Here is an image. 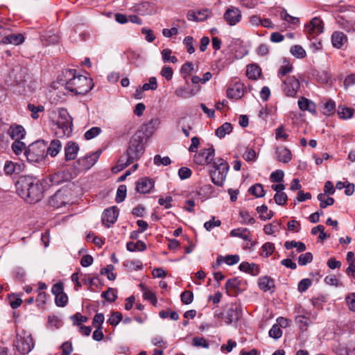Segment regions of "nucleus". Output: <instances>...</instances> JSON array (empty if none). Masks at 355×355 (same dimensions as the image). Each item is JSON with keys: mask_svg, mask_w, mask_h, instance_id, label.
<instances>
[{"mask_svg": "<svg viewBox=\"0 0 355 355\" xmlns=\"http://www.w3.org/2000/svg\"><path fill=\"white\" fill-rule=\"evenodd\" d=\"M60 175L53 174L42 180L33 176H21L16 183L17 192L27 202L33 204L43 198L45 190L60 183Z\"/></svg>", "mask_w": 355, "mask_h": 355, "instance_id": "obj_1", "label": "nucleus"}, {"mask_svg": "<svg viewBox=\"0 0 355 355\" xmlns=\"http://www.w3.org/2000/svg\"><path fill=\"white\" fill-rule=\"evenodd\" d=\"M215 150L213 146L201 150L194 156V162L199 165L212 164L213 169L209 171L211 182L218 187H222L225 181L230 166L223 158L214 159Z\"/></svg>", "mask_w": 355, "mask_h": 355, "instance_id": "obj_2", "label": "nucleus"}, {"mask_svg": "<svg viewBox=\"0 0 355 355\" xmlns=\"http://www.w3.org/2000/svg\"><path fill=\"white\" fill-rule=\"evenodd\" d=\"M72 78L66 83V89L76 94L85 95L93 87L92 80L86 76L79 75L76 76L75 69H69L67 71Z\"/></svg>", "mask_w": 355, "mask_h": 355, "instance_id": "obj_3", "label": "nucleus"}, {"mask_svg": "<svg viewBox=\"0 0 355 355\" xmlns=\"http://www.w3.org/2000/svg\"><path fill=\"white\" fill-rule=\"evenodd\" d=\"M56 128L55 135L59 137H69L72 132V118L65 109L58 110V118L53 121Z\"/></svg>", "mask_w": 355, "mask_h": 355, "instance_id": "obj_4", "label": "nucleus"}, {"mask_svg": "<svg viewBox=\"0 0 355 355\" xmlns=\"http://www.w3.org/2000/svg\"><path fill=\"white\" fill-rule=\"evenodd\" d=\"M144 137L142 132L138 131L130 138L128 148L125 151L126 156L130 161H137L144 153Z\"/></svg>", "mask_w": 355, "mask_h": 355, "instance_id": "obj_5", "label": "nucleus"}, {"mask_svg": "<svg viewBox=\"0 0 355 355\" xmlns=\"http://www.w3.org/2000/svg\"><path fill=\"white\" fill-rule=\"evenodd\" d=\"M46 142L44 140H37L28 146L24 154L29 162L38 163L46 157Z\"/></svg>", "mask_w": 355, "mask_h": 355, "instance_id": "obj_6", "label": "nucleus"}, {"mask_svg": "<svg viewBox=\"0 0 355 355\" xmlns=\"http://www.w3.org/2000/svg\"><path fill=\"white\" fill-rule=\"evenodd\" d=\"M15 346L19 352L27 354L34 347L33 338L31 335L22 336L17 334Z\"/></svg>", "mask_w": 355, "mask_h": 355, "instance_id": "obj_7", "label": "nucleus"}, {"mask_svg": "<svg viewBox=\"0 0 355 355\" xmlns=\"http://www.w3.org/2000/svg\"><path fill=\"white\" fill-rule=\"evenodd\" d=\"M300 81L295 76H288L282 80V89L287 96L294 97L300 88Z\"/></svg>", "mask_w": 355, "mask_h": 355, "instance_id": "obj_8", "label": "nucleus"}, {"mask_svg": "<svg viewBox=\"0 0 355 355\" xmlns=\"http://www.w3.org/2000/svg\"><path fill=\"white\" fill-rule=\"evenodd\" d=\"M100 155L101 151H96L89 155L80 157L76 162L78 169L80 171L89 169L97 162Z\"/></svg>", "mask_w": 355, "mask_h": 355, "instance_id": "obj_9", "label": "nucleus"}, {"mask_svg": "<svg viewBox=\"0 0 355 355\" xmlns=\"http://www.w3.org/2000/svg\"><path fill=\"white\" fill-rule=\"evenodd\" d=\"M118 216L119 210L116 207L105 209L102 214V223L105 227H110L116 221Z\"/></svg>", "mask_w": 355, "mask_h": 355, "instance_id": "obj_10", "label": "nucleus"}, {"mask_svg": "<svg viewBox=\"0 0 355 355\" xmlns=\"http://www.w3.org/2000/svg\"><path fill=\"white\" fill-rule=\"evenodd\" d=\"M242 316V306L240 304L232 305L227 312L226 324L237 323Z\"/></svg>", "mask_w": 355, "mask_h": 355, "instance_id": "obj_11", "label": "nucleus"}, {"mask_svg": "<svg viewBox=\"0 0 355 355\" xmlns=\"http://www.w3.org/2000/svg\"><path fill=\"white\" fill-rule=\"evenodd\" d=\"M224 19L229 25L234 26L241 21V12L237 8H229L225 12Z\"/></svg>", "mask_w": 355, "mask_h": 355, "instance_id": "obj_12", "label": "nucleus"}, {"mask_svg": "<svg viewBox=\"0 0 355 355\" xmlns=\"http://www.w3.org/2000/svg\"><path fill=\"white\" fill-rule=\"evenodd\" d=\"M323 22L318 17L313 18L305 26V31L309 35H319L323 32Z\"/></svg>", "mask_w": 355, "mask_h": 355, "instance_id": "obj_13", "label": "nucleus"}, {"mask_svg": "<svg viewBox=\"0 0 355 355\" xmlns=\"http://www.w3.org/2000/svg\"><path fill=\"white\" fill-rule=\"evenodd\" d=\"M8 30L6 31V34L1 38L0 44H14L19 45L24 42V36L21 33H8Z\"/></svg>", "mask_w": 355, "mask_h": 355, "instance_id": "obj_14", "label": "nucleus"}, {"mask_svg": "<svg viewBox=\"0 0 355 355\" xmlns=\"http://www.w3.org/2000/svg\"><path fill=\"white\" fill-rule=\"evenodd\" d=\"M154 187V182L148 178H142L136 182V190L140 193H149Z\"/></svg>", "mask_w": 355, "mask_h": 355, "instance_id": "obj_15", "label": "nucleus"}, {"mask_svg": "<svg viewBox=\"0 0 355 355\" xmlns=\"http://www.w3.org/2000/svg\"><path fill=\"white\" fill-rule=\"evenodd\" d=\"M79 150L78 144L74 141H69L64 148L65 159L67 161L75 159Z\"/></svg>", "mask_w": 355, "mask_h": 355, "instance_id": "obj_16", "label": "nucleus"}, {"mask_svg": "<svg viewBox=\"0 0 355 355\" xmlns=\"http://www.w3.org/2000/svg\"><path fill=\"white\" fill-rule=\"evenodd\" d=\"M243 85L241 83H236L227 90V96L229 98L239 99L243 96Z\"/></svg>", "mask_w": 355, "mask_h": 355, "instance_id": "obj_17", "label": "nucleus"}, {"mask_svg": "<svg viewBox=\"0 0 355 355\" xmlns=\"http://www.w3.org/2000/svg\"><path fill=\"white\" fill-rule=\"evenodd\" d=\"M275 154L276 158L279 162L283 163H288L291 160V152L286 147H277Z\"/></svg>", "mask_w": 355, "mask_h": 355, "instance_id": "obj_18", "label": "nucleus"}, {"mask_svg": "<svg viewBox=\"0 0 355 355\" xmlns=\"http://www.w3.org/2000/svg\"><path fill=\"white\" fill-rule=\"evenodd\" d=\"M347 42L346 35L340 31H335L331 35V42L334 47L340 49Z\"/></svg>", "mask_w": 355, "mask_h": 355, "instance_id": "obj_19", "label": "nucleus"}, {"mask_svg": "<svg viewBox=\"0 0 355 355\" xmlns=\"http://www.w3.org/2000/svg\"><path fill=\"white\" fill-rule=\"evenodd\" d=\"M239 270L244 272H248L252 276H257L260 272L259 267L256 263H249L243 261L239 265Z\"/></svg>", "mask_w": 355, "mask_h": 355, "instance_id": "obj_20", "label": "nucleus"}, {"mask_svg": "<svg viewBox=\"0 0 355 355\" xmlns=\"http://www.w3.org/2000/svg\"><path fill=\"white\" fill-rule=\"evenodd\" d=\"M259 287L264 292H267L274 288L275 281L272 278L268 276L261 277L258 281Z\"/></svg>", "mask_w": 355, "mask_h": 355, "instance_id": "obj_21", "label": "nucleus"}, {"mask_svg": "<svg viewBox=\"0 0 355 355\" xmlns=\"http://www.w3.org/2000/svg\"><path fill=\"white\" fill-rule=\"evenodd\" d=\"M9 134L12 139L21 140L24 138L26 131L22 125H12L10 128Z\"/></svg>", "mask_w": 355, "mask_h": 355, "instance_id": "obj_22", "label": "nucleus"}, {"mask_svg": "<svg viewBox=\"0 0 355 355\" xmlns=\"http://www.w3.org/2000/svg\"><path fill=\"white\" fill-rule=\"evenodd\" d=\"M132 162H134V161H130V158L126 156V154H125L119 158L117 164L112 167V171L116 173L124 169Z\"/></svg>", "mask_w": 355, "mask_h": 355, "instance_id": "obj_23", "label": "nucleus"}, {"mask_svg": "<svg viewBox=\"0 0 355 355\" xmlns=\"http://www.w3.org/2000/svg\"><path fill=\"white\" fill-rule=\"evenodd\" d=\"M62 144L58 139H53L51 141L50 145L46 149V155H50L51 157L56 156L60 151Z\"/></svg>", "mask_w": 355, "mask_h": 355, "instance_id": "obj_24", "label": "nucleus"}, {"mask_svg": "<svg viewBox=\"0 0 355 355\" xmlns=\"http://www.w3.org/2000/svg\"><path fill=\"white\" fill-rule=\"evenodd\" d=\"M298 106L299 108L302 111H309L310 112H315V104L307 99L305 97H302L298 101Z\"/></svg>", "mask_w": 355, "mask_h": 355, "instance_id": "obj_25", "label": "nucleus"}, {"mask_svg": "<svg viewBox=\"0 0 355 355\" xmlns=\"http://www.w3.org/2000/svg\"><path fill=\"white\" fill-rule=\"evenodd\" d=\"M136 10L141 15H152L153 13V5L148 1H144L137 5Z\"/></svg>", "mask_w": 355, "mask_h": 355, "instance_id": "obj_26", "label": "nucleus"}, {"mask_svg": "<svg viewBox=\"0 0 355 355\" xmlns=\"http://www.w3.org/2000/svg\"><path fill=\"white\" fill-rule=\"evenodd\" d=\"M159 121L158 119H152L147 124L144 125V130L142 132L143 135L149 137L155 130Z\"/></svg>", "mask_w": 355, "mask_h": 355, "instance_id": "obj_27", "label": "nucleus"}, {"mask_svg": "<svg viewBox=\"0 0 355 355\" xmlns=\"http://www.w3.org/2000/svg\"><path fill=\"white\" fill-rule=\"evenodd\" d=\"M261 69L256 64H249L247 67L246 75L250 79L256 80L261 75Z\"/></svg>", "mask_w": 355, "mask_h": 355, "instance_id": "obj_28", "label": "nucleus"}, {"mask_svg": "<svg viewBox=\"0 0 355 355\" xmlns=\"http://www.w3.org/2000/svg\"><path fill=\"white\" fill-rule=\"evenodd\" d=\"M232 131V125L230 123L225 122L216 130V135L219 138H223L226 135Z\"/></svg>", "mask_w": 355, "mask_h": 355, "instance_id": "obj_29", "label": "nucleus"}, {"mask_svg": "<svg viewBox=\"0 0 355 355\" xmlns=\"http://www.w3.org/2000/svg\"><path fill=\"white\" fill-rule=\"evenodd\" d=\"M126 248L130 252H135L136 250L142 252L146 249V245L142 241H137L136 243L130 241L127 243Z\"/></svg>", "mask_w": 355, "mask_h": 355, "instance_id": "obj_30", "label": "nucleus"}, {"mask_svg": "<svg viewBox=\"0 0 355 355\" xmlns=\"http://www.w3.org/2000/svg\"><path fill=\"white\" fill-rule=\"evenodd\" d=\"M246 232H249L247 228H237L232 230L230 232V235L233 237H240L245 241H250V236Z\"/></svg>", "mask_w": 355, "mask_h": 355, "instance_id": "obj_31", "label": "nucleus"}, {"mask_svg": "<svg viewBox=\"0 0 355 355\" xmlns=\"http://www.w3.org/2000/svg\"><path fill=\"white\" fill-rule=\"evenodd\" d=\"M354 112V110L352 108L338 106V114L341 119H350L352 117Z\"/></svg>", "mask_w": 355, "mask_h": 355, "instance_id": "obj_32", "label": "nucleus"}, {"mask_svg": "<svg viewBox=\"0 0 355 355\" xmlns=\"http://www.w3.org/2000/svg\"><path fill=\"white\" fill-rule=\"evenodd\" d=\"M27 109L31 112V117L34 119L39 118V113H42L44 111V107L43 105L35 106L33 104L28 103Z\"/></svg>", "mask_w": 355, "mask_h": 355, "instance_id": "obj_33", "label": "nucleus"}, {"mask_svg": "<svg viewBox=\"0 0 355 355\" xmlns=\"http://www.w3.org/2000/svg\"><path fill=\"white\" fill-rule=\"evenodd\" d=\"M249 192L256 198H261L265 195V191L261 184H255L250 187Z\"/></svg>", "mask_w": 355, "mask_h": 355, "instance_id": "obj_34", "label": "nucleus"}, {"mask_svg": "<svg viewBox=\"0 0 355 355\" xmlns=\"http://www.w3.org/2000/svg\"><path fill=\"white\" fill-rule=\"evenodd\" d=\"M275 248V244L270 242H267L264 243L261 247V255L264 257H268L270 256L274 252Z\"/></svg>", "mask_w": 355, "mask_h": 355, "instance_id": "obj_35", "label": "nucleus"}, {"mask_svg": "<svg viewBox=\"0 0 355 355\" xmlns=\"http://www.w3.org/2000/svg\"><path fill=\"white\" fill-rule=\"evenodd\" d=\"M172 51L169 49H164L162 51V56L164 62H172L175 63L178 62V59L175 56L171 55Z\"/></svg>", "mask_w": 355, "mask_h": 355, "instance_id": "obj_36", "label": "nucleus"}, {"mask_svg": "<svg viewBox=\"0 0 355 355\" xmlns=\"http://www.w3.org/2000/svg\"><path fill=\"white\" fill-rule=\"evenodd\" d=\"M62 193L60 191H58L51 198L50 204L56 207L64 205L65 202L62 200Z\"/></svg>", "mask_w": 355, "mask_h": 355, "instance_id": "obj_37", "label": "nucleus"}, {"mask_svg": "<svg viewBox=\"0 0 355 355\" xmlns=\"http://www.w3.org/2000/svg\"><path fill=\"white\" fill-rule=\"evenodd\" d=\"M291 53L297 58H303L306 56V51L300 45H295L291 49Z\"/></svg>", "mask_w": 355, "mask_h": 355, "instance_id": "obj_38", "label": "nucleus"}, {"mask_svg": "<svg viewBox=\"0 0 355 355\" xmlns=\"http://www.w3.org/2000/svg\"><path fill=\"white\" fill-rule=\"evenodd\" d=\"M101 296L110 302H114L117 298L116 291L112 288H109L107 291L103 292Z\"/></svg>", "mask_w": 355, "mask_h": 355, "instance_id": "obj_39", "label": "nucleus"}, {"mask_svg": "<svg viewBox=\"0 0 355 355\" xmlns=\"http://www.w3.org/2000/svg\"><path fill=\"white\" fill-rule=\"evenodd\" d=\"M126 191L127 189L125 185L121 184L119 186L115 199L117 203H120L125 200L126 196Z\"/></svg>", "mask_w": 355, "mask_h": 355, "instance_id": "obj_40", "label": "nucleus"}, {"mask_svg": "<svg viewBox=\"0 0 355 355\" xmlns=\"http://www.w3.org/2000/svg\"><path fill=\"white\" fill-rule=\"evenodd\" d=\"M275 138L276 139H283L286 141L288 138V134L287 133L286 129L284 125H280L275 130Z\"/></svg>", "mask_w": 355, "mask_h": 355, "instance_id": "obj_41", "label": "nucleus"}, {"mask_svg": "<svg viewBox=\"0 0 355 355\" xmlns=\"http://www.w3.org/2000/svg\"><path fill=\"white\" fill-rule=\"evenodd\" d=\"M102 132L101 128L99 127H93L85 132L84 135V137L87 140H90L98 135Z\"/></svg>", "mask_w": 355, "mask_h": 355, "instance_id": "obj_42", "label": "nucleus"}, {"mask_svg": "<svg viewBox=\"0 0 355 355\" xmlns=\"http://www.w3.org/2000/svg\"><path fill=\"white\" fill-rule=\"evenodd\" d=\"M313 254L311 252L302 254L298 257V264L305 266L313 261Z\"/></svg>", "mask_w": 355, "mask_h": 355, "instance_id": "obj_43", "label": "nucleus"}, {"mask_svg": "<svg viewBox=\"0 0 355 355\" xmlns=\"http://www.w3.org/2000/svg\"><path fill=\"white\" fill-rule=\"evenodd\" d=\"M280 16L282 19L284 21L291 23L292 24L296 25L300 22V19L297 17L291 16L287 13L286 10H284L280 12Z\"/></svg>", "mask_w": 355, "mask_h": 355, "instance_id": "obj_44", "label": "nucleus"}, {"mask_svg": "<svg viewBox=\"0 0 355 355\" xmlns=\"http://www.w3.org/2000/svg\"><path fill=\"white\" fill-rule=\"evenodd\" d=\"M26 148V144L21 140H15L12 144V150L16 155H19Z\"/></svg>", "mask_w": 355, "mask_h": 355, "instance_id": "obj_45", "label": "nucleus"}, {"mask_svg": "<svg viewBox=\"0 0 355 355\" xmlns=\"http://www.w3.org/2000/svg\"><path fill=\"white\" fill-rule=\"evenodd\" d=\"M171 159L168 157H162L159 155H156L154 157V164L157 166H168L171 164Z\"/></svg>", "mask_w": 355, "mask_h": 355, "instance_id": "obj_46", "label": "nucleus"}, {"mask_svg": "<svg viewBox=\"0 0 355 355\" xmlns=\"http://www.w3.org/2000/svg\"><path fill=\"white\" fill-rule=\"evenodd\" d=\"M122 318V314L120 312H113L107 322L112 326H116L121 321Z\"/></svg>", "mask_w": 355, "mask_h": 355, "instance_id": "obj_47", "label": "nucleus"}, {"mask_svg": "<svg viewBox=\"0 0 355 355\" xmlns=\"http://www.w3.org/2000/svg\"><path fill=\"white\" fill-rule=\"evenodd\" d=\"M268 334L270 337L274 339H278L282 336V331L278 324H275L270 329Z\"/></svg>", "mask_w": 355, "mask_h": 355, "instance_id": "obj_48", "label": "nucleus"}, {"mask_svg": "<svg viewBox=\"0 0 355 355\" xmlns=\"http://www.w3.org/2000/svg\"><path fill=\"white\" fill-rule=\"evenodd\" d=\"M336 105L334 101L328 100L323 106V113L326 115H330L335 110Z\"/></svg>", "mask_w": 355, "mask_h": 355, "instance_id": "obj_49", "label": "nucleus"}, {"mask_svg": "<svg viewBox=\"0 0 355 355\" xmlns=\"http://www.w3.org/2000/svg\"><path fill=\"white\" fill-rule=\"evenodd\" d=\"M274 200L277 205H284L288 200V196L284 192L276 193L274 196Z\"/></svg>", "mask_w": 355, "mask_h": 355, "instance_id": "obj_50", "label": "nucleus"}, {"mask_svg": "<svg viewBox=\"0 0 355 355\" xmlns=\"http://www.w3.org/2000/svg\"><path fill=\"white\" fill-rule=\"evenodd\" d=\"M71 319L73 321V324L80 327L83 322H86L88 320L87 317L82 315L80 313H76L71 316Z\"/></svg>", "mask_w": 355, "mask_h": 355, "instance_id": "obj_51", "label": "nucleus"}, {"mask_svg": "<svg viewBox=\"0 0 355 355\" xmlns=\"http://www.w3.org/2000/svg\"><path fill=\"white\" fill-rule=\"evenodd\" d=\"M55 302L58 306L64 307L67 304L68 297L67 294L62 293L55 296Z\"/></svg>", "mask_w": 355, "mask_h": 355, "instance_id": "obj_52", "label": "nucleus"}, {"mask_svg": "<svg viewBox=\"0 0 355 355\" xmlns=\"http://www.w3.org/2000/svg\"><path fill=\"white\" fill-rule=\"evenodd\" d=\"M193 345L195 347H202L208 348L209 347V342L202 337H195L193 339Z\"/></svg>", "mask_w": 355, "mask_h": 355, "instance_id": "obj_53", "label": "nucleus"}, {"mask_svg": "<svg viewBox=\"0 0 355 355\" xmlns=\"http://www.w3.org/2000/svg\"><path fill=\"white\" fill-rule=\"evenodd\" d=\"M157 88V79L155 77H150L149 78L148 83H144L142 86L144 91H148L149 89L155 90Z\"/></svg>", "mask_w": 355, "mask_h": 355, "instance_id": "obj_54", "label": "nucleus"}, {"mask_svg": "<svg viewBox=\"0 0 355 355\" xmlns=\"http://www.w3.org/2000/svg\"><path fill=\"white\" fill-rule=\"evenodd\" d=\"M293 70V67L290 64L282 66L278 71V76L282 80L283 77L291 73Z\"/></svg>", "mask_w": 355, "mask_h": 355, "instance_id": "obj_55", "label": "nucleus"}, {"mask_svg": "<svg viewBox=\"0 0 355 355\" xmlns=\"http://www.w3.org/2000/svg\"><path fill=\"white\" fill-rule=\"evenodd\" d=\"M193 295L190 291H185L181 294V300L184 304H189L193 302Z\"/></svg>", "mask_w": 355, "mask_h": 355, "instance_id": "obj_56", "label": "nucleus"}, {"mask_svg": "<svg viewBox=\"0 0 355 355\" xmlns=\"http://www.w3.org/2000/svg\"><path fill=\"white\" fill-rule=\"evenodd\" d=\"M284 173L282 170H276L270 174V180L274 182H280L283 181Z\"/></svg>", "mask_w": 355, "mask_h": 355, "instance_id": "obj_57", "label": "nucleus"}, {"mask_svg": "<svg viewBox=\"0 0 355 355\" xmlns=\"http://www.w3.org/2000/svg\"><path fill=\"white\" fill-rule=\"evenodd\" d=\"M312 284L310 279H303L298 284V291L301 293L305 292Z\"/></svg>", "mask_w": 355, "mask_h": 355, "instance_id": "obj_58", "label": "nucleus"}, {"mask_svg": "<svg viewBox=\"0 0 355 355\" xmlns=\"http://www.w3.org/2000/svg\"><path fill=\"white\" fill-rule=\"evenodd\" d=\"M193 39L191 36H187L184 38L183 42L186 46L187 52L190 54L194 53L195 51V48L193 45Z\"/></svg>", "mask_w": 355, "mask_h": 355, "instance_id": "obj_59", "label": "nucleus"}, {"mask_svg": "<svg viewBox=\"0 0 355 355\" xmlns=\"http://www.w3.org/2000/svg\"><path fill=\"white\" fill-rule=\"evenodd\" d=\"M221 225V222L219 220H215L214 217H212V219L205 222L204 224V227L207 230L210 231L215 227H219Z\"/></svg>", "mask_w": 355, "mask_h": 355, "instance_id": "obj_60", "label": "nucleus"}, {"mask_svg": "<svg viewBox=\"0 0 355 355\" xmlns=\"http://www.w3.org/2000/svg\"><path fill=\"white\" fill-rule=\"evenodd\" d=\"M223 260L227 265L232 266L237 263L239 261L240 258L237 254L227 255L226 257H223Z\"/></svg>", "mask_w": 355, "mask_h": 355, "instance_id": "obj_61", "label": "nucleus"}, {"mask_svg": "<svg viewBox=\"0 0 355 355\" xmlns=\"http://www.w3.org/2000/svg\"><path fill=\"white\" fill-rule=\"evenodd\" d=\"M191 170L188 167H181L178 171V175L181 180H185L191 175Z\"/></svg>", "mask_w": 355, "mask_h": 355, "instance_id": "obj_62", "label": "nucleus"}, {"mask_svg": "<svg viewBox=\"0 0 355 355\" xmlns=\"http://www.w3.org/2000/svg\"><path fill=\"white\" fill-rule=\"evenodd\" d=\"M256 153L252 148H248L243 154V158L248 162H253L256 160Z\"/></svg>", "mask_w": 355, "mask_h": 355, "instance_id": "obj_63", "label": "nucleus"}, {"mask_svg": "<svg viewBox=\"0 0 355 355\" xmlns=\"http://www.w3.org/2000/svg\"><path fill=\"white\" fill-rule=\"evenodd\" d=\"M346 302L351 311H355V293H352L346 297Z\"/></svg>", "mask_w": 355, "mask_h": 355, "instance_id": "obj_64", "label": "nucleus"}]
</instances>
